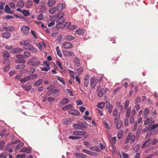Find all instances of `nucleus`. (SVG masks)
Segmentation results:
<instances>
[{"label": "nucleus", "mask_w": 158, "mask_h": 158, "mask_svg": "<svg viewBox=\"0 0 158 158\" xmlns=\"http://www.w3.org/2000/svg\"><path fill=\"white\" fill-rule=\"evenodd\" d=\"M64 15V13H58L57 17V18L56 19V26L57 27H60V25L63 24L65 21V19L63 18Z\"/></svg>", "instance_id": "obj_1"}, {"label": "nucleus", "mask_w": 158, "mask_h": 158, "mask_svg": "<svg viewBox=\"0 0 158 158\" xmlns=\"http://www.w3.org/2000/svg\"><path fill=\"white\" fill-rule=\"evenodd\" d=\"M37 58L36 57H33L29 59L28 61V64L35 66H39L40 64V62L39 61H37Z\"/></svg>", "instance_id": "obj_2"}, {"label": "nucleus", "mask_w": 158, "mask_h": 158, "mask_svg": "<svg viewBox=\"0 0 158 158\" xmlns=\"http://www.w3.org/2000/svg\"><path fill=\"white\" fill-rule=\"evenodd\" d=\"M132 133L131 132L129 133L127 138L124 142V143L126 144L130 141V143H132L134 142L135 139V135H131Z\"/></svg>", "instance_id": "obj_3"}, {"label": "nucleus", "mask_w": 158, "mask_h": 158, "mask_svg": "<svg viewBox=\"0 0 158 158\" xmlns=\"http://www.w3.org/2000/svg\"><path fill=\"white\" fill-rule=\"evenodd\" d=\"M23 48L30 51L32 53H36L37 50V49L29 43H27L23 46Z\"/></svg>", "instance_id": "obj_4"}, {"label": "nucleus", "mask_w": 158, "mask_h": 158, "mask_svg": "<svg viewBox=\"0 0 158 158\" xmlns=\"http://www.w3.org/2000/svg\"><path fill=\"white\" fill-rule=\"evenodd\" d=\"M87 126V123L85 122L79 123L78 124H74L73 127L74 128L76 129H83L86 128Z\"/></svg>", "instance_id": "obj_5"}, {"label": "nucleus", "mask_w": 158, "mask_h": 158, "mask_svg": "<svg viewBox=\"0 0 158 158\" xmlns=\"http://www.w3.org/2000/svg\"><path fill=\"white\" fill-rule=\"evenodd\" d=\"M98 80L96 78H92L90 81V85L92 89L94 88L96 86V84L98 82Z\"/></svg>", "instance_id": "obj_6"}, {"label": "nucleus", "mask_w": 158, "mask_h": 158, "mask_svg": "<svg viewBox=\"0 0 158 158\" xmlns=\"http://www.w3.org/2000/svg\"><path fill=\"white\" fill-rule=\"evenodd\" d=\"M73 134L74 135L80 136H84L86 134L85 131H74Z\"/></svg>", "instance_id": "obj_7"}, {"label": "nucleus", "mask_w": 158, "mask_h": 158, "mask_svg": "<svg viewBox=\"0 0 158 158\" xmlns=\"http://www.w3.org/2000/svg\"><path fill=\"white\" fill-rule=\"evenodd\" d=\"M65 7V4L64 3H61L58 4L56 9L57 12H59L61 11Z\"/></svg>", "instance_id": "obj_8"}, {"label": "nucleus", "mask_w": 158, "mask_h": 158, "mask_svg": "<svg viewBox=\"0 0 158 158\" xmlns=\"http://www.w3.org/2000/svg\"><path fill=\"white\" fill-rule=\"evenodd\" d=\"M30 28L27 26H23L21 29V31L22 33L25 34H27L29 33Z\"/></svg>", "instance_id": "obj_9"}, {"label": "nucleus", "mask_w": 158, "mask_h": 158, "mask_svg": "<svg viewBox=\"0 0 158 158\" xmlns=\"http://www.w3.org/2000/svg\"><path fill=\"white\" fill-rule=\"evenodd\" d=\"M106 107L108 110V112L110 113L112 110L113 106L111 104H110V102L109 101H106Z\"/></svg>", "instance_id": "obj_10"}, {"label": "nucleus", "mask_w": 158, "mask_h": 158, "mask_svg": "<svg viewBox=\"0 0 158 158\" xmlns=\"http://www.w3.org/2000/svg\"><path fill=\"white\" fill-rule=\"evenodd\" d=\"M117 109L115 108L113 111V115L114 116H115L114 119V123H116V120H118L120 117L119 115H117Z\"/></svg>", "instance_id": "obj_11"}, {"label": "nucleus", "mask_w": 158, "mask_h": 158, "mask_svg": "<svg viewBox=\"0 0 158 158\" xmlns=\"http://www.w3.org/2000/svg\"><path fill=\"white\" fill-rule=\"evenodd\" d=\"M64 55L68 56H74L75 55L73 52L70 51H66L64 52Z\"/></svg>", "instance_id": "obj_12"}, {"label": "nucleus", "mask_w": 158, "mask_h": 158, "mask_svg": "<svg viewBox=\"0 0 158 158\" xmlns=\"http://www.w3.org/2000/svg\"><path fill=\"white\" fill-rule=\"evenodd\" d=\"M63 47L66 49H69L73 47V45L70 43L67 42L64 43L63 44Z\"/></svg>", "instance_id": "obj_13"}, {"label": "nucleus", "mask_w": 158, "mask_h": 158, "mask_svg": "<svg viewBox=\"0 0 158 158\" xmlns=\"http://www.w3.org/2000/svg\"><path fill=\"white\" fill-rule=\"evenodd\" d=\"M68 112L69 114L73 115H78L80 114L79 112L73 109L69 110Z\"/></svg>", "instance_id": "obj_14"}, {"label": "nucleus", "mask_w": 158, "mask_h": 158, "mask_svg": "<svg viewBox=\"0 0 158 158\" xmlns=\"http://www.w3.org/2000/svg\"><path fill=\"white\" fill-rule=\"evenodd\" d=\"M4 10L6 12L10 14H13L14 13V12L10 10L9 6L6 5L5 8L4 9Z\"/></svg>", "instance_id": "obj_15"}, {"label": "nucleus", "mask_w": 158, "mask_h": 158, "mask_svg": "<svg viewBox=\"0 0 158 158\" xmlns=\"http://www.w3.org/2000/svg\"><path fill=\"white\" fill-rule=\"evenodd\" d=\"M23 51L22 48L17 47L12 49V52L14 53H19Z\"/></svg>", "instance_id": "obj_16"}, {"label": "nucleus", "mask_w": 158, "mask_h": 158, "mask_svg": "<svg viewBox=\"0 0 158 158\" xmlns=\"http://www.w3.org/2000/svg\"><path fill=\"white\" fill-rule=\"evenodd\" d=\"M2 35L3 38L8 39L11 37V34L9 32H6L2 34Z\"/></svg>", "instance_id": "obj_17"}, {"label": "nucleus", "mask_w": 158, "mask_h": 158, "mask_svg": "<svg viewBox=\"0 0 158 158\" xmlns=\"http://www.w3.org/2000/svg\"><path fill=\"white\" fill-rule=\"evenodd\" d=\"M69 102V99L67 98H64L61 100L60 104L62 105H64Z\"/></svg>", "instance_id": "obj_18"}, {"label": "nucleus", "mask_w": 158, "mask_h": 158, "mask_svg": "<svg viewBox=\"0 0 158 158\" xmlns=\"http://www.w3.org/2000/svg\"><path fill=\"white\" fill-rule=\"evenodd\" d=\"M76 34H78L79 35H82L84 34L85 31L82 29L77 30L76 31Z\"/></svg>", "instance_id": "obj_19"}, {"label": "nucleus", "mask_w": 158, "mask_h": 158, "mask_svg": "<svg viewBox=\"0 0 158 158\" xmlns=\"http://www.w3.org/2000/svg\"><path fill=\"white\" fill-rule=\"evenodd\" d=\"M74 62L77 66L79 67L80 66V60L77 57L74 58Z\"/></svg>", "instance_id": "obj_20"}, {"label": "nucleus", "mask_w": 158, "mask_h": 158, "mask_svg": "<svg viewBox=\"0 0 158 158\" xmlns=\"http://www.w3.org/2000/svg\"><path fill=\"white\" fill-rule=\"evenodd\" d=\"M150 111L149 110L148 108H146L144 111L143 117L146 118L147 117Z\"/></svg>", "instance_id": "obj_21"}, {"label": "nucleus", "mask_w": 158, "mask_h": 158, "mask_svg": "<svg viewBox=\"0 0 158 158\" xmlns=\"http://www.w3.org/2000/svg\"><path fill=\"white\" fill-rule=\"evenodd\" d=\"M116 124V128L118 129H120L122 126V122L120 120H116V123H115Z\"/></svg>", "instance_id": "obj_22"}, {"label": "nucleus", "mask_w": 158, "mask_h": 158, "mask_svg": "<svg viewBox=\"0 0 158 158\" xmlns=\"http://www.w3.org/2000/svg\"><path fill=\"white\" fill-rule=\"evenodd\" d=\"M20 152H27L29 153L31 152V150L30 149L25 147L21 149L20 151Z\"/></svg>", "instance_id": "obj_23"}, {"label": "nucleus", "mask_w": 158, "mask_h": 158, "mask_svg": "<svg viewBox=\"0 0 158 158\" xmlns=\"http://www.w3.org/2000/svg\"><path fill=\"white\" fill-rule=\"evenodd\" d=\"M4 30L7 31H12L14 30V28L13 27H6L3 25L2 26Z\"/></svg>", "instance_id": "obj_24"}, {"label": "nucleus", "mask_w": 158, "mask_h": 158, "mask_svg": "<svg viewBox=\"0 0 158 158\" xmlns=\"http://www.w3.org/2000/svg\"><path fill=\"white\" fill-rule=\"evenodd\" d=\"M158 127V124H156L154 125H149V130L150 131H152L155 129L156 128Z\"/></svg>", "instance_id": "obj_25"}, {"label": "nucleus", "mask_w": 158, "mask_h": 158, "mask_svg": "<svg viewBox=\"0 0 158 158\" xmlns=\"http://www.w3.org/2000/svg\"><path fill=\"white\" fill-rule=\"evenodd\" d=\"M75 155L76 156L77 158H85L86 157V155L82 153H76L75 154Z\"/></svg>", "instance_id": "obj_26"}, {"label": "nucleus", "mask_w": 158, "mask_h": 158, "mask_svg": "<svg viewBox=\"0 0 158 158\" xmlns=\"http://www.w3.org/2000/svg\"><path fill=\"white\" fill-rule=\"evenodd\" d=\"M24 5V3L23 0H19L17 3L18 6L23 7Z\"/></svg>", "instance_id": "obj_27"}, {"label": "nucleus", "mask_w": 158, "mask_h": 158, "mask_svg": "<svg viewBox=\"0 0 158 158\" xmlns=\"http://www.w3.org/2000/svg\"><path fill=\"white\" fill-rule=\"evenodd\" d=\"M55 0H49L48 2V4L49 6L52 7L55 4Z\"/></svg>", "instance_id": "obj_28"}, {"label": "nucleus", "mask_w": 158, "mask_h": 158, "mask_svg": "<svg viewBox=\"0 0 158 158\" xmlns=\"http://www.w3.org/2000/svg\"><path fill=\"white\" fill-rule=\"evenodd\" d=\"M74 37L72 35H66L64 37V39L67 40H73Z\"/></svg>", "instance_id": "obj_29"}, {"label": "nucleus", "mask_w": 158, "mask_h": 158, "mask_svg": "<svg viewBox=\"0 0 158 158\" xmlns=\"http://www.w3.org/2000/svg\"><path fill=\"white\" fill-rule=\"evenodd\" d=\"M30 78L29 77V76L26 77L20 80V81L22 83H25L26 82L30 80Z\"/></svg>", "instance_id": "obj_30"}, {"label": "nucleus", "mask_w": 158, "mask_h": 158, "mask_svg": "<svg viewBox=\"0 0 158 158\" xmlns=\"http://www.w3.org/2000/svg\"><path fill=\"white\" fill-rule=\"evenodd\" d=\"M72 108H73L71 104H69L62 107V110H65Z\"/></svg>", "instance_id": "obj_31"}, {"label": "nucleus", "mask_w": 158, "mask_h": 158, "mask_svg": "<svg viewBox=\"0 0 158 158\" xmlns=\"http://www.w3.org/2000/svg\"><path fill=\"white\" fill-rule=\"evenodd\" d=\"M43 80L42 79H40L38 81H36L34 84V86H38L40 85L42 83Z\"/></svg>", "instance_id": "obj_32"}, {"label": "nucleus", "mask_w": 158, "mask_h": 158, "mask_svg": "<svg viewBox=\"0 0 158 158\" xmlns=\"http://www.w3.org/2000/svg\"><path fill=\"white\" fill-rule=\"evenodd\" d=\"M26 66L23 64H18L16 66L15 69H23L25 68Z\"/></svg>", "instance_id": "obj_33"}, {"label": "nucleus", "mask_w": 158, "mask_h": 158, "mask_svg": "<svg viewBox=\"0 0 158 158\" xmlns=\"http://www.w3.org/2000/svg\"><path fill=\"white\" fill-rule=\"evenodd\" d=\"M126 110V116L127 118H129L131 113V108H127Z\"/></svg>", "instance_id": "obj_34"}, {"label": "nucleus", "mask_w": 158, "mask_h": 158, "mask_svg": "<svg viewBox=\"0 0 158 158\" xmlns=\"http://www.w3.org/2000/svg\"><path fill=\"white\" fill-rule=\"evenodd\" d=\"M56 12H57V9L56 7L52 8L49 10V13L52 14H53Z\"/></svg>", "instance_id": "obj_35"}, {"label": "nucleus", "mask_w": 158, "mask_h": 158, "mask_svg": "<svg viewBox=\"0 0 158 158\" xmlns=\"http://www.w3.org/2000/svg\"><path fill=\"white\" fill-rule=\"evenodd\" d=\"M23 146V143L21 142L19 143L16 147L15 148V151H17Z\"/></svg>", "instance_id": "obj_36"}, {"label": "nucleus", "mask_w": 158, "mask_h": 158, "mask_svg": "<svg viewBox=\"0 0 158 158\" xmlns=\"http://www.w3.org/2000/svg\"><path fill=\"white\" fill-rule=\"evenodd\" d=\"M105 105V103L104 102H101L98 104L97 106L100 109H102L104 107Z\"/></svg>", "instance_id": "obj_37"}, {"label": "nucleus", "mask_w": 158, "mask_h": 158, "mask_svg": "<svg viewBox=\"0 0 158 158\" xmlns=\"http://www.w3.org/2000/svg\"><path fill=\"white\" fill-rule=\"evenodd\" d=\"M3 55L4 57L6 58H8L10 57V55L9 53L6 51H3Z\"/></svg>", "instance_id": "obj_38"}, {"label": "nucleus", "mask_w": 158, "mask_h": 158, "mask_svg": "<svg viewBox=\"0 0 158 158\" xmlns=\"http://www.w3.org/2000/svg\"><path fill=\"white\" fill-rule=\"evenodd\" d=\"M152 120V118L150 117L149 118H148L146 119V120L145 121L144 124H148L150 123L151 121Z\"/></svg>", "instance_id": "obj_39"}, {"label": "nucleus", "mask_w": 158, "mask_h": 158, "mask_svg": "<svg viewBox=\"0 0 158 158\" xmlns=\"http://www.w3.org/2000/svg\"><path fill=\"white\" fill-rule=\"evenodd\" d=\"M56 50L57 55L60 57L62 56V54L59 50V47L57 46L56 47Z\"/></svg>", "instance_id": "obj_40"}, {"label": "nucleus", "mask_w": 158, "mask_h": 158, "mask_svg": "<svg viewBox=\"0 0 158 158\" xmlns=\"http://www.w3.org/2000/svg\"><path fill=\"white\" fill-rule=\"evenodd\" d=\"M57 80L61 82L63 85H65V83L64 82V80L62 77H58L57 78Z\"/></svg>", "instance_id": "obj_41"}, {"label": "nucleus", "mask_w": 158, "mask_h": 158, "mask_svg": "<svg viewBox=\"0 0 158 158\" xmlns=\"http://www.w3.org/2000/svg\"><path fill=\"white\" fill-rule=\"evenodd\" d=\"M103 91V90H102V89L99 90L98 93V95L99 97L101 98L102 96L104 93Z\"/></svg>", "instance_id": "obj_42"}, {"label": "nucleus", "mask_w": 158, "mask_h": 158, "mask_svg": "<svg viewBox=\"0 0 158 158\" xmlns=\"http://www.w3.org/2000/svg\"><path fill=\"white\" fill-rule=\"evenodd\" d=\"M38 75L36 74L31 75L30 76H29V77L30 78V80L33 79L38 77Z\"/></svg>", "instance_id": "obj_43"}, {"label": "nucleus", "mask_w": 158, "mask_h": 158, "mask_svg": "<svg viewBox=\"0 0 158 158\" xmlns=\"http://www.w3.org/2000/svg\"><path fill=\"white\" fill-rule=\"evenodd\" d=\"M22 13L25 16H28L30 15V13L28 10H23L22 11Z\"/></svg>", "instance_id": "obj_44"}, {"label": "nucleus", "mask_w": 158, "mask_h": 158, "mask_svg": "<svg viewBox=\"0 0 158 158\" xmlns=\"http://www.w3.org/2000/svg\"><path fill=\"white\" fill-rule=\"evenodd\" d=\"M50 69L49 65H48L46 67H44L41 69V70L43 71H48Z\"/></svg>", "instance_id": "obj_45"}, {"label": "nucleus", "mask_w": 158, "mask_h": 158, "mask_svg": "<svg viewBox=\"0 0 158 158\" xmlns=\"http://www.w3.org/2000/svg\"><path fill=\"white\" fill-rule=\"evenodd\" d=\"M130 103V102L128 100H126L125 105H124V108L125 109H127V107H128L129 104Z\"/></svg>", "instance_id": "obj_46"}, {"label": "nucleus", "mask_w": 158, "mask_h": 158, "mask_svg": "<svg viewBox=\"0 0 158 158\" xmlns=\"http://www.w3.org/2000/svg\"><path fill=\"white\" fill-rule=\"evenodd\" d=\"M81 137H79L78 136H74L72 135L69 136V138L71 139H78L80 138H81Z\"/></svg>", "instance_id": "obj_47"}, {"label": "nucleus", "mask_w": 158, "mask_h": 158, "mask_svg": "<svg viewBox=\"0 0 158 158\" xmlns=\"http://www.w3.org/2000/svg\"><path fill=\"white\" fill-rule=\"evenodd\" d=\"M55 24V20L54 19L51 20V22L49 23L48 24V27H51L54 26Z\"/></svg>", "instance_id": "obj_48"}, {"label": "nucleus", "mask_w": 158, "mask_h": 158, "mask_svg": "<svg viewBox=\"0 0 158 158\" xmlns=\"http://www.w3.org/2000/svg\"><path fill=\"white\" fill-rule=\"evenodd\" d=\"M40 9L42 12H45L46 10V7L44 5H43L41 6Z\"/></svg>", "instance_id": "obj_49"}, {"label": "nucleus", "mask_w": 158, "mask_h": 158, "mask_svg": "<svg viewBox=\"0 0 158 158\" xmlns=\"http://www.w3.org/2000/svg\"><path fill=\"white\" fill-rule=\"evenodd\" d=\"M31 56V53L28 52H26L24 53L23 56L24 57H29Z\"/></svg>", "instance_id": "obj_50"}, {"label": "nucleus", "mask_w": 158, "mask_h": 158, "mask_svg": "<svg viewBox=\"0 0 158 158\" xmlns=\"http://www.w3.org/2000/svg\"><path fill=\"white\" fill-rule=\"evenodd\" d=\"M10 69V66L9 65L5 66L3 68V70L4 72H7Z\"/></svg>", "instance_id": "obj_51"}, {"label": "nucleus", "mask_w": 158, "mask_h": 158, "mask_svg": "<svg viewBox=\"0 0 158 158\" xmlns=\"http://www.w3.org/2000/svg\"><path fill=\"white\" fill-rule=\"evenodd\" d=\"M33 4V3L32 1L30 0L28 1L27 4V7L28 8L31 7L32 5Z\"/></svg>", "instance_id": "obj_52"}, {"label": "nucleus", "mask_w": 158, "mask_h": 158, "mask_svg": "<svg viewBox=\"0 0 158 158\" xmlns=\"http://www.w3.org/2000/svg\"><path fill=\"white\" fill-rule=\"evenodd\" d=\"M89 80H87L86 79H84V85L85 87H87L89 85Z\"/></svg>", "instance_id": "obj_53"}, {"label": "nucleus", "mask_w": 158, "mask_h": 158, "mask_svg": "<svg viewBox=\"0 0 158 158\" xmlns=\"http://www.w3.org/2000/svg\"><path fill=\"white\" fill-rule=\"evenodd\" d=\"M140 147V146L139 144H137L135 146L133 149L135 151L137 152L138 151Z\"/></svg>", "instance_id": "obj_54"}, {"label": "nucleus", "mask_w": 158, "mask_h": 158, "mask_svg": "<svg viewBox=\"0 0 158 158\" xmlns=\"http://www.w3.org/2000/svg\"><path fill=\"white\" fill-rule=\"evenodd\" d=\"M20 142V140H15L14 141H12L11 142L9 143L10 145H13L15 144Z\"/></svg>", "instance_id": "obj_55"}, {"label": "nucleus", "mask_w": 158, "mask_h": 158, "mask_svg": "<svg viewBox=\"0 0 158 158\" xmlns=\"http://www.w3.org/2000/svg\"><path fill=\"white\" fill-rule=\"evenodd\" d=\"M10 62L8 58H6L4 59L2 61V63L4 64H8Z\"/></svg>", "instance_id": "obj_56"}, {"label": "nucleus", "mask_w": 158, "mask_h": 158, "mask_svg": "<svg viewBox=\"0 0 158 158\" xmlns=\"http://www.w3.org/2000/svg\"><path fill=\"white\" fill-rule=\"evenodd\" d=\"M83 69L82 67H80L77 69L76 72L79 74L81 73L83 71Z\"/></svg>", "instance_id": "obj_57"}, {"label": "nucleus", "mask_w": 158, "mask_h": 158, "mask_svg": "<svg viewBox=\"0 0 158 158\" xmlns=\"http://www.w3.org/2000/svg\"><path fill=\"white\" fill-rule=\"evenodd\" d=\"M16 62L18 63L24 64L25 63L26 61L23 59H19L18 60H16Z\"/></svg>", "instance_id": "obj_58"}, {"label": "nucleus", "mask_w": 158, "mask_h": 158, "mask_svg": "<svg viewBox=\"0 0 158 158\" xmlns=\"http://www.w3.org/2000/svg\"><path fill=\"white\" fill-rule=\"evenodd\" d=\"M16 57L19 59H23L24 58V57L23 55L20 54H18L17 55Z\"/></svg>", "instance_id": "obj_59"}, {"label": "nucleus", "mask_w": 158, "mask_h": 158, "mask_svg": "<svg viewBox=\"0 0 158 158\" xmlns=\"http://www.w3.org/2000/svg\"><path fill=\"white\" fill-rule=\"evenodd\" d=\"M136 111H138L140 109V105L139 104H137L134 106L133 108Z\"/></svg>", "instance_id": "obj_60"}, {"label": "nucleus", "mask_w": 158, "mask_h": 158, "mask_svg": "<svg viewBox=\"0 0 158 158\" xmlns=\"http://www.w3.org/2000/svg\"><path fill=\"white\" fill-rule=\"evenodd\" d=\"M116 141V138L115 137H113L111 139L110 142L113 144H115Z\"/></svg>", "instance_id": "obj_61"}, {"label": "nucleus", "mask_w": 158, "mask_h": 158, "mask_svg": "<svg viewBox=\"0 0 158 158\" xmlns=\"http://www.w3.org/2000/svg\"><path fill=\"white\" fill-rule=\"evenodd\" d=\"M5 5V2H0V9L2 10L3 9V6Z\"/></svg>", "instance_id": "obj_62"}, {"label": "nucleus", "mask_w": 158, "mask_h": 158, "mask_svg": "<svg viewBox=\"0 0 158 158\" xmlns=\"http://www.w3.org/2000/svg\"><path fill=\"white\" fill-rule=\"evenodd\" d=\"M76 103L77 106L81 105L83 104V103L81 100H77L76 101Z\"/></svg>", "instance_id": "obj_63"}, {"label": "nucleus", "mask_w": 158, "mask_h": 158, "mask_svg": "<svg viewBox=\"0 0 158 158\" xmlns=\"http://www.w3.org/2000/svg\"><path fill=\"white\" fill-rule=\"evenodd\" d=\"M158 141L157 140V139H155L153 140L152 141H151L150 144L152 145H154Z\"/></svg>", "instance_id": "obj_64"}]
</instances>
